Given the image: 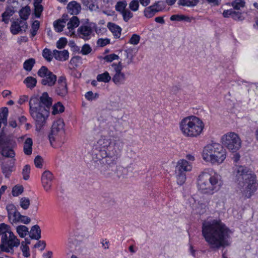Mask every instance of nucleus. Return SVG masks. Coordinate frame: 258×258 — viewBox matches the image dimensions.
I'll use <instances>...</instances> for the list:
<instances>
[{
	"instance_id": "nucleus-1",
	"label": "nucleus",
	"mask_w": 258,
	"mask_h": 258,
	"mask_svg": "<svg viewBox=\"0 0 258 258\" xmlns=\"http://www.w3.org/2000/svg\"><path fill=\"white\" fill-rule=\"evenodd\" d=\"M124 146L122 140L108 132L101 135L94 145L91 167L105 174L109 167L116 165Z\"/></svg>"
},
{
	"instance_id": "nucleus-2",
	"label": "nucleus",
	"mask_w": 258,
	"mask_h": 258,
	"mask_svg": "<svg viewBox=\"0 0 258 258\" xmlns=\"http://www.w3.org/2000/svg\"><path fill=\"white\" fill-rule=\"evenodd\" d=\"M202 235L212 248L219 249L230 245L232 231L221 220L204 222L202 225Z\"/></svg>"
},
{
	"instance_id": "nucleus-3",
	"label": "nucleus",
	"mask_w": 258,
	"mask_h": 258,
	"mask_svg": "<svg viewBox=\"0 0 258 258\" xmlns=\"http://www.w3.org/2000/svg\"><path fill=\"white\" fill-rule=\"evenodd\" d=\"M234 174L242 196L246 199L250 198L257 190L254 173L246 167L238 166L235 169Z\"/></svg>"
},
{
	"instance_id": "nucleus-4",
	"label": "nucleus",
	"mask_w": 258,
	"mask_h": 258,
	"mask_svg": "<svg viewBox=\"0 0 258 258\" xmlns=\"http://www.w3.org/2000/svg\"><path fill=\"white\" fill-rule=\"evenodd\" d=\"M223 184L222 176L212 169H205L197 180L198 190L204 194L213 195L219 191Z\"/></svg>"
},
{
	"instance_id": "nucleus-5",
	"label": "nucleus",
	"mask_w": 258,
	"mask_h": 258,
	"mask_svg": "<svg viewBox=\"0 0 258 258\" xmlns=\"http://www.w3.org/2000/svg\"><path fill=\"white\" fill-rule=\"evenodd\" d=\"M179 129L185 137L197 138L201 135L205 127L203 121L196 116L183 118L179 123Z\"/></svg>"
},
{
	"instance_id": "nucleus-6",
	"label": "nucleus",
	"mask_w": 258,
	"mask_h": 258,
	"mask_svg": "<svg viewBox=\"0 0 258 258\" xmlns=\"http://www.w3.org/2000/svg\"><path fill=\"white\" fill-rule=\"evenodd\" d=\"M202 155L205 161L212 164L219 165L226 159V151L222 145L214 143L205 146Z\"/></svg>"
},
{
	"instance_id": "nucleus-7",
	"label": "nucleus",
	"mask_w": 258,
	"mask_h": 258,
	"mask_svg": "<svg viewBox=\"0 0 258 258\" xmlns=\"http://www.w3.org/2000/svg\"><path fill=\"white\" fill-rule=\"evenodd\" d=\"M38 103V98H32L29 101V106L31 115L35 122L36 130L40 131L45 125L49 112L45 109L37 108Z\"/></svg>"
},
{
	"instance_id": "nucleus-8",
	"label": "nucleus",
	"mask_w": 258,
	"mask_h": 258,
	"mask_svg": "<svg viewBox=\"0 0 258 258\" xmlns=\"http://www.w3.org/2000/svg\"><path fill=\"white\" fill-rule=\"evenodd\" d=\"M221 143L232 152H236L241 146V140L239 135L232 132L223 135L221 138Z\"/></svg>"
},
{
	"instance_id": "nucleus-9",
	"label": "nucleus",
	"mask_w": 258,
	"mask_h": 258,
	"mask_svg": "<svg viewBox=\"0 0 258 258\" xmlns=\"http://www.w3.org/2000/svg\"><path fill=\"white\" fill-rule=\"evenodd\" d=\"M64 123L61 119H59L54 121L49 135V139L51 145L53 142L62 143L64 136Z\"/></svg>"
},
{
	"instance_id": "nucleus-10",
	"label": "nucleus",
	"mask_w": 258,
	"mask_h": 258,
	"mask_svg": "<svg viewBox=\"0 0 258 258\" xmlns=\"http://www.w3.org/2000/svg\"><path fill=\"white\" fill-rule=\"evenodd\" d=\"M38 75L42 78L41 83L43 85L53 86L56 82V76L49 71L48 69L42 66L38 71Z\"/></svg>"
},
{
	"instance_id": "nucleus-11",
	"label": "nucleus",
	"mask_w": 258,
	"mask_h": 258,
	"mask_svg": "<svg viewBox=\"0 0 258 258\" xmlns=\"http://www.w3.org/2000/svg\"><path fill=\"white\" fill-rule=\"evenodd\" d=\"M112 67L114 70V75L112 78V82L117 86H120L124 84L126 81V76L122 72V66L121 62L119 61L118 63H112Z\"/></svg>"
},
{
	"instance_id": "nucleus-12",
	"label": "nucleus",
	"mask_w": 258,
	"mask_h": 258,
	"mask_svg": "<svg viewBox=\"0 0 258 258\" xmlns=\"http://www.w3.org/2000/svg\"><path fill=\"white\" fill-rule=\"evenodd\" d=\"M95 26V24L93 23H87L82 25L77 31L79 37L85 40L90 39Z\"/></svg>"
},
{
	"instance_id": "nucleus-13",
	"label": "nucleus",
	"mask_w": 258,
	"mask_h": 258,
	"mask_svg": "<svg viewBox=\"0 0 258 258\" xmlns=\"http://www.w3.org/2000/svg\"><path fill=\"white\" fill-rule=\"evenodd\" d=\"M54 179L52 173L49 170L44 171L41 175L42 186L45 191L49 192L52 186V182Z\"/></svg>"
},
{
	"instance_id": "nucleus-14",
	"label": "nucleus",
	"mask_w": 258,
	"mask_h": 258,
	"mask_svg": "<svg viewBox=\"0 0 258 258\" xmlns=\"http://www.w3.org/2000/svg\"><path fill=\"white\" fill-rule=\"evenodd\" d=\"M28 28V24L26 21L18 19L12 22L10 30L13 35H16L23 31L25 32Z\"/></svg>"
},
{
	"instance_id": "nucleus-15",
	"label": "nucleus",
	"mask_w": 258,
	"mask_h": 258,
	"mask_svg": "<svg viewBox=\"0 0 258 258\" xmlns=\"http://www.w3.org/2000/svg\"><path fill=\"white\" fill-rule=\"evenodd\" d=\"M55 92L57 95L64 97L68 94V87L66 79L63 76H60L57 80V85L55 88Z\"/></svg>"
},
{
	"instance_id": "nucleus-16",
	"label": "nucleus",
	"mask_w": 258,
	"mask_h": 258,
	"mask_svg": "<svg viewBox=\"0 0 258 258\" xmlns=\"http://www.w3.org/2000/svg\"><path fill=\"white\" fill-rule=\"evenodd\" d=\"M2 243L6 248H8V251H9L10 250H12L14 247L19 246L20 241L13 232L8 235L7 239L4 240Z\"/></svg>"
},
{
	"instance_id": "nucleus-17",
	"label": "nucleus",
	"mask_w": 258,
	"mask_h": 258,
	"mask_svg": "<svg viewBox=\"0 0 258 258\" xmlns=\"http://www.w3.org/2000/svg\"><path fill=\"white\" fill-rule=\"evenodd\" d=\"M52 103V99L49 97L48 94L46 92L43 93L40 98V100H38V103L37 105V108L41 110L45 109L49 112V108Z\"/></svg>"
},
{
	"instance_id": "nucleus-18",
	"label": "nucleus",
	"mask_w": 258,
	"mask_h": 258,
	"mask_svg": "<svg viewBox=\"0 0 258 258\" xmlns=\"http://www.w3.org/2000/svg\"><path fill=\"white\" fill-rule=\"evenodd\" d=\"M192 163L185 159H180L177 162L175 170L182 172H190L192 170Z\"/></svg>"
},
{
	"instance_id": "nucleus-19",
	"label": "nucleus",
	"mask_w": 258,
	"mask_h": 258,
	"mask_svg": "<svg viewBox=\"0 0 258 258\" xmlns=\"http://www.w3.org/2000/svg\"><path fill=\"white\" fill-rule=\"evenodd\" d=\"M16 2H13V5H10L6 7L5 11L2 14V21L5 24H8L10 18L12 17L16 12L14 5L17 4Z\"/></svg>"
},
{
	"instance_id": "nucleus-20",
	"label": "nucleus",
	"mask_w": 258,
	"mask_h": 258,
	"mask_svg": "<svg viewBox=\"0 0 258 258\" xmlns=\"http://www.w3.org/2000/svg\"><path fill=\"white\" fill-rule=\"evenodd\" d=\"M160 10L158 2H156L152 6L145 9L144 11V16L147 18H151Z\"/></svg>"
},
{
	"instance_id": "nucleus-21",
	"label": "nucleus",
	"mask_w": 258,
	"mask_h": 258,
	"mask_svg": "<svg viewBox=\"0 0 258 258\" xmlns=\"http://www.w3.org/2000/svg\"><path fill=\"white\" fill-rule=\"evenodd\" d=\"M68 20V15L67 14H63L60 19L54 21L53 22V26L55 30L58 32L62 31L63 29L65 26V24Z\"/></svg>"
},
{
	"instance_id": "nucleus-22",
	"label": "nucleus",
	"mask_w": 258,
	"mask_h": 258,
	"mask_svg": "<svg viewBox=\"0 0 258 258\" xmlns=\"http://www.w3.org/2000/svg\"><path fill=\"white\" fill-rule=\"evenodd\" d=\"M15 159H10L9 160L10 163L8 162L4 163L2 164V172L6 177H9L11 173L13 171V168L15 164Z\"/></svg>"
},
{
	"instance_id": "nucleus-23",
	"label": "nucleus",
	"mask_w": 258,
	"mask_h": 258,
	"mask_svg": "<svg viewBox=\"0 0 258 258\" xmlns=\"http://www.w3.org/2000/svg\"><path fill=\"white\" fill-rule=\"evenodd\" d=\"M13 232L11 230L9 225L3 223L0 224V236L1 237L2 242L7 239L9 235H10Z\"/></svg>"
},
{
	"instance_id": "nucleus-24",
	"label": "nucleus",
	"mask_w": 258,
	"mask_h": 258,
	"mask_svg": "<svg viewBox=\"0 0 258 258\" xmlns=\"http://www.w3.org/2000/svg\"><path fill=\"white\" fill-rule=\"evenodd\" d=\"M53 56L55 59L58 61H65L67 60L69 56V53L68 50H57L53 51Z\"/></svg>"
},
{
	"instance_id": "nucleus-25",
	"label": "nucleus",
	"mask_w": 258,
	"mask_h": 258,
	"mask_svg": "<svg viewBox=\"0 0 258 258\" xmlns=\"http://www.w3.org/2000/svg\"><path fill=\"white\" fill-rule=\"evenodd\" d=\"M67 9L68 12L71 15H77L80 12L81 7L80 4L76 1H72L68 4Z\"/></svg>"
},
{
	"instance_id": "nucleus-26",
	"label": "nucleus",
	"mask_w": 258,
	"mask_h": 258,
	"mask_svg": "<svg viewBox=\"0 0 258 258\" xmlns=\"http://www.w3.org/2000/svg\"><path fill=\"white\" fill-rule=\"evenodd\" d=\"M80 24V20L76 16H73L70 19L69 21L67 23V28L69 30L70 35L74 34V30L77 28Z\"/></svg>"
},
{
	"instance_id": "nucleus-27",
	"label": "nucleus",
	"mask_w": 258,
	"mask_h": 258,
	"mask_svg": "<svg viewBox=\"0 0 258 258\" xmlns=\"http://www.w3.org/2000/svg\"><path fill=\"white\" fill-rule=\"evenodd\" d=\"M107 27L112 33L115 38H118L120 37L121 28L119 26L113 23L108 22Z\"/></svg>"
},
{
	"instance_id": "nucleus-28",
	"label": "nucleus",
	"mask_w": 258,
	"mask_h": 258,
	"mask_svg": "<svg viewBox=\"0 0 258 258\" xmlns=\"http://www.w3.org/2000/svg\"><path fill=\"white\" fill-rule=\"evenodd\" d=\"M30 236L32 239L37 240L41 238V229L38 225H35L32 227L30 231Z\"/></svg>"
},
{
	"instance_id": "nucleus-29",
	"label": "nucleus",
	"mask_w": 258,
	"mask_h": 258,
	"mask_svg": "<svg viewBox=\"0 0 258 258\" xmlns=\"http://www.w3.org/2000/svg\"><path fill=\"white\" fill-rule=\"evenodd\" d=\"M33 141L31 138H27L24 144L23 150L26 155H30L32 152Z\"/></svg>"
},
{
	"instance_id": "nucleus-30",
	"label": "nucleus",
	"mask_w": 258,
	"mask_h": 258,
	"mask_svg": "<svg viewBox=\"0 0 258 258\" xmlns=\"http://www.w3.org/2000/svg\"><path fill=\"white\" fill-rule=\"evenodd\" d=\"M31 10L29 6L22 8L19 11L20 19L26 21L30 14Z\"/></svg>"
},
{
	"instance_id": "nucleus-31",
	"label": "nucleus",
	"mask_w": 258,
	"mask_h": 258,
	"mask_svg": "<svg viewBox=\"0 0 258 258\" xmlns=\"http://www.w3.org/2000/svg\"><path fill=\"white\" fill-rule=\"evenodd\" d=\"M175 176L178 184L183 185L186 179L185 173L175 170Z\"/></svg>"
},
{
	"instance_id": "nucleus-32",
	"label": "nucleus",
	"mask_w": 258,
	"mask_h": 258,
	"mask_svg": "<svg viewBox=\"0 0 258 258\" xmlns=\"http://www.w3.org/2000/svg\"><path fill=\"white\" fill-rule=\"evenodd\" d=\"M1 149L2 150V154L3 156L10 158L11 159H15L14 158L15 153L12 149L9 147H4Z\"/></svg>"
},
{
	"instance_id": "nucleus-33",
	"label": "nucleus",
	"mask_w": 258,
	"mask_h": 258,
	"mask_svg": "<svg viewBox=\"0 0 258 258\" xmlns=\"http://www.w3.org/2000/svg\"><path fill=\"white\" fill-rule=\"evenodd\" d=\"M21 216L22 215L20 213V212L16 210L9 215L8 218L10 222L12 224H16L19 222V220Z\"/></svg>"
},
{
	"instance_id": "nucleus-34",
	"label": "nucleus",
	"mask_w": 258,
	"mask_h": 258,
	"mask_svg": "<svg viewBox=\"0 0 258 258\" xmlns=\"http://www.w3.org/2000/svg\"><path fill=\"white\" fill-rule=\"evenodd\" d=\"M80 242L78 240L75 239L74 240H71L69 242L68 246L73 251H79L81 250L80 246Z\"/></svg>"
},
{
	"instance_id": "nucleus-35",
	"label": "nucleus",
	"mask_w": 258,
	"mask_h": 258,
	"mask_svg": "<svg viewBox=\"0 0 258 258\" xmlns=\"http://www.w3.org/2000/svg\"><path fill=\"white\" fill-rule=\"evenodd\" d=\"M96 79L97 81L108 83L111 80V78L107 72H105L102 74L98 75Z\"/></svg>"
},
{
	"instance_id": "nucleus-36",
	"label": "nucleus",
	"mask_w": 258,
	"mask_h": 258,
	"mask_svg": "<svg viewBox=\"0 0 258 258\" xmlns=\"http://www.w3.org/2000/svg\"><path fill=\"white\" fill-rule=\"evenodd\" d=\"M28 228L24 225L18 226L16 228L17 232L19 235V236L22 238L24 237L28 234Z\"/></svg>"
},
{
	"instance_id": "nucleus-37",
	"label": "nucleus",
	"mask_w": 258,
	"mask_h": 258,
	"mask_svg": "<svg viewBox=\"0 0 258 258\" xmlns=\"http://www.w3.org/2000/svg\"><path fill=\"white\" fill-rule=\"evenodd\" d=\"M199 3V0H179L178 4L183 6L194 7Z\"/></svg>"
},
{
	"instance_id": "nucleus-38",
	"label": "nucleus",
	"mask_w": 258,
	"mask_h": 258,
	"mask_svg": "<svg viewBox=\"0 0 258 258\" xmlns=\"http://www.w3.org/2000/svg\"><path fill=\"white\" fill-rule=\"evenodd\" d=\"M24 83L26 85L28 88H32L36 86L37 80L32 77H28L24 80Z\"/></svg>"
},
{
	"instance_id": "nucleus-39",
	"label": "nucleus",
	"mask_w": 258,
	"mask_h": 258,
	"mask_svg": "<svg viewBox=\"0 0 258 258\" xmlns=\"http://www.w3.org/2000/svg\"><path fill=\"white\" fill-rule=\"evenodd\" d=\"M231 6L234 9L239 10L245 7V2L244 0H235L231 3Z\"/></svg>"
},
{
	"instance_id": "nucleus-40",
	"label": "nucleus",
	"mask_w": 258,
	"mask_h": 258,
	"mask_svg": "<svg viewBox=\"0 0 258 258\" xmlns=\"http://www.w3.org/2000/svg\"><path fill=\"white\" fill-rule=\"evenodd\" d=\"M64 110V107L63 105L61 103L58 102L53 106L52 113L55 115L63 112Z\"/></svg>"
},
{
	"instance_id": "nucleus-41",
	"label": "nucleus",
	"mask_w": 258,
	"mask_h": 258,
	"mask_svg": "<svg viewBox=\"0 0 258 258\" xmlns=\"http://www.w3.org/2000/svg\"><path fill=\"white\" fill-rule=\"evenodd\" d=\"M35 60L33 58H30L26 60L24 62V69L27 71H30L35 64Z\"/></svg>"
},
{
	"instance_id": "nucleus-42",
	"label": "nucleus",
	"mask_w": 258,
	"mask_h": 258,
	"mask_svg": "<svg viewBox=\"0 0 258 258\" xmlns=\"http://www.w3.org/2000/svg\"><path fill=\"white\" fill-rule=\"evenodd\" d=\"M41 2L34 3L35 15L37 18H39L43 10V6L40 4Z\"/></svg>"
},
{
	"instance_id": "nucleus-43",
	"label": "nucleus",
	"mask_w": 258,
	"mask_h": 258,
	"mask_svg": "<svg viewBox=\"0 0 258 258\" xmlns=\"http://www.w3.org/2000/svg\"><path fill=\"white\" fill-rule=\"evenodd\" d=\"M231 18L235 21H242L244 20L245 17L243 16L242 13L239 11H235L233 10L232 15Z\"/></svg>"
},
{
	"instance_id": "nucleus-44",
	"label": "nucleus",
	"mask_w": 258,
	"mask_h": 258,
	"mask_svg": "<svg viewBox=\"0 0 258 258\" xmlns=\"http://www.w3.org/2000/svg\"><path fill=\"white\" fill-rule=\"evenodd\" d=\"M30 204V202L29 198L23 197L20 199V205L23 209H28L29 207Z\"/></svg>"
},
{
	"instance_id": "nucleus-45",
	"label": "nucleus",
	"mask_w": 258,
	"mask_h": 258,
	"mask_svg": "<svg viewBox=\"0 0 258 258\" xmlns=\"http://www.w3.org/2000/svg\"><path fill=\"white\" fill-rule=\"evenodd\" d=\"M127 3L125 1L118 2L115 5V10L120 13L125 10Z\"/></svg>"
},
{
	"instance_id": "nucleus-46",
	"label": "nucleus",
	"mask_w": 258,
	"mask_h": 258,
	"mask_svg": "<svg viewBox=\"0 0 258 258\" xmlns=\"http://www.w3.org/2000/svg\"><path fill=\"white\" fill-rule=\"evenodd\" d=\"M122 15L123 20L127 22L129 20L133 17V14L130 10L126 9L120 13Z\"/></svg>"
},
{
	"instance_id": "nucleus-47",
	"label": "nucleus",
	"mask_w": 258,
	"mask_h": 258,
	"mask_svg": "<svg viewBox=\"0 0 258 258\" xmlns=\"http://www.w3.org/2000/svg\"><path fill=\"white\" fill-rule=\"evenodd\" d=\"M39 27L40 23L38 21L36 20L33 23L31 29V37H33L36 35L37 31L39 28Z\"/></svg>"
},
{
	"instance_id": "nucleus-48",
	"label": "nucleus",
	"mask_w": 258,
	"mask_h": 258,
	"mask_svg": "<svg viewBox=\"0 0 258 258\" xmlns=\"http://www.w3.org/2000/svg\"><path fill=\"white\" fill-rule=\"evenodd\" d=\"M24 190V188L22 185H15L12 189V195L14 197H17L21 195Z\"/></svg>"
},
{
	"instance_id": "nucleus-49",
	"label": "nucleus",
	"mask_w": 258,
	"mask_h": 258,
	"mask_svg": "<svg viewBox=\"0 0 258 258\" xmlns=\"http://www.w3.org/2000/svg\"><path fill=\"white\" fill-rule=\"evenodd\" d=\"M42 55L43 57L47 61H51L53 57V54H52V53L50 49L48 48H45L43 49L42 51Z\"/></svg>"
},
{
	"instance_id": "nucleus-50",
	"label": "nucleus",
	"mask_w": 258,
	"mask_h": 258,
	"mask_svg": "<svg viewBox=\"0 0 258 258\" xmlns=\"http://www.w3.org/2000/svg\"><path fill=\"white\" fill-rule=\"evenodd\" d=\"M139 2L138 0H132L129 4V8L130 10L133 12H136L139 10Z\"/></svg>"
},
{
	"instance_id": "nucleus-51",
	"label": "nucleus",
	"mask_w": 258,
	"mask_h": 258,
	"mask_svg": "<svg viewBox=\"0 0 258 258\" xmlns=\"http://www.w3.org/2000/svg\"><path fill=\"white\" fill-rule=\"evenodd\" d=\"M30 166L29 165H26L22 171V174L24 180H27L29 178V174L30 173Z\"/></svg>"
},
{
	"instance_id": "nucleus-52",
	"label": "nucleus",
	"mask_w": 258,
	"mask_h": 258,
	"mask_svg": "<svg viewBox=\"0 0 258 258\" xmlns=\"http://www.w3.org/2000/svg\"><path fill=\"white\" fill-rule=\"evenodd\" d=\"M21 248L23 251V255L25 257H28L30 256V253L29 252V248L26 245V244H24V242H22Z\"/></svg>"
},
{
	"instance_id": "nucleus-53",
	"label": "nucleus",
	"mask_w": 258,
	"mask_h": 258,
	"mask_svg": "<svg viewBox=\"0 0 258 258\" xmlns=\"http://www.w3.org/2000/svg\"><path fill=\"white\" fill-rule=\"evenodd\" d=\"M140 40V37L137 34H133L130 39L129 42L133 45H137Z\"/></svg>"
},
{
	"instance_id": "nucleus-54",
	"label": "nucleus",
	"mask_w": 258,
	"mask_h": 258,
	"mask_svg": "<svg viewBox=\"0 0 258 258\" xmlns=\"http://www.w3.org/2000/svg\"><path fill=\"white\" fill-rule=\"evenodd\" d=\"M92 49L90 45L88 44H84L81 51V53L83 55H87L91 52Z\"/></svg>"
},
{
	"instance_id": "nucleus-55",
	"label": "nucleus",
	"mask_w": 258,
	"mask_h": 258,
	"mask_svg": "<svg viewBox=\"0 0 258 258\" xmlns=\"http://www.w3.org/2000/svg\"><path fill=\"white\" fill-rule=\"evenodd\" d=\"M67 43V39L64 38H61L57 41L56 46L58 49H61L66 45Z\"/></svg>"
},
{
	"instance_id": "nucleus-56",
	"label": "nucleus",
	"mask_w": 258,
	"mask_h": 258,
	"mask_svg": "<svg viewBox=\"0 0 258 258\" xmlns=\"http://www.w3.org/2000/svg\"><path fill=\"white\" fill-rule=\"evenodd\" d=\"M98 94H94L92 91H88L85 94L86 98L88 100H92L98 97Z\"/></svg>"
},
{
	"instance_id": "nucleus-57",
	"label": "nucleus",
	"mask_w": 258,
	"mask_h": 258,
	"mask_svg": "<svg viewBox=\"0 0 258 258\" xmlns=\"http://www.w3.org/2000/svg\"><path fill=\"white\" fill-rule=\"evenodd\" d=\"M188 18L184 16V15H174L171 16L170 20L171 21H181V20H186L188 19Z\"/></svg>"
},
{
	"instance_id": "nucleus-58",
	"label": "nucleus",
	"mask_w": 258,
	"mask_h": 258,
	"mask_svg": "<svg viewBox=\"0 0 258 258\" xmlns=\"http://www.w3.org/2000/svg\"><path fill=\"white\" fill-rule=\"evenodd\" d=\"M118 57L117 55L112 53L105 56L104 59L107 62H111L113 60L117 59Z\"/></svg>"
},
{
	"instance_id": "nucleus-59",
	"label": "nucleus",
	"mask_w": 258,
	"mask_h": 258,
	"mask_svg": "<svg viewBox=\"0 0 258 258\" xmlns=\"http://www.w3.org/2000/svg\"><path fill=\"white\" fill-rule=\"evenodd\" d=\"M43 159L39 155L37 156L34 159V164L36 167L42 168Z\"/></svg>"
},
{
	"instance_id": "nucleus-60",
	"label": "nucleus",
	"mask_w": 258,
	"mask_h": 258,
	"mask_svg": "<svg viewBox=\"0 0 258 258\" xmlns=\"http://www.w3.org/2000/svg\"><path fill=\"white\" fill-rule=\"evenodd\" d=\"M110 43V40L108 38L105 39H99L97 40V44L98 45L103 47L105 46L106 45L109 44Z\"/></svg>"
},
{
	"instance_id": "nucleus-61",
	"label": "nucleus",
	"mask_w": 258,
	"mask_h": 258,
	"mask_svg": "<svg viewBox=\"0 0 258 258\" xmlns=\"http://www.w3.org/2000/svg\"><path fill=\"white\" fill-rule=\"evenodd\" d=\"M93 29L95 30L96 33L98 35H102L105 33L107 30L104 27H97L95 25V28H93Z\"/></svg>"
},
{
	"instance_id": "nucleus-62",
	"label": "nucleus",
	"mask_w": 258,
	"mask_h": 258,
	"mask_svg": "<svg viewBox=\"0 0 258 258\" xmlns=\"http://www.w3.org/2000/svg\"><path fill=\"white\" fill-rule=\"evenodd\" d=\"M6 209L8 212V216L17 210L15 206L13 204H9L7 205Z\"/></svg>"
},
{
	"instance_id": "nucleus-63",
	"label": "nucleus",
	"mask_w": 258,
	"mask_h": 258,
	"mask_svg": "<svg viewBox=\"0 0 258 258\" xmlns=\"http://www.w3.org/2000/svg\"><path fill=\"white\" fill-rule=\"evenodd\" d=\"M31 221L30 218L26 216L22 215L19 220V222H22L24 224H29Z\"/></svg>"
},
{
	"instance_id": "nucleus-64",
	"label": "nucleus",
	"mask_w": 258,
	"mask_h": 258,
	"mask_svg": "<svg viewBox=\"0 0 258 258\" xmlns=\"http://www.w3.org/2000/svg\"><path fill=\"white\" fill-rule=\"evenodd\" d=\"M233 9L226 10L224 11L222 15L224 18L231 17L233 13Z\"/></svg>"
}]
</instances>
